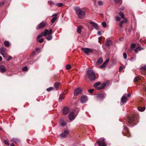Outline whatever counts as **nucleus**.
Masks as SVG:
<instances>
[{"label": "nucleus", "mask_w": 146, "mask_h": 146, "mask_svg": "<svg viewBox=\"0 0 146 146\" xmlns=\"http://www.w3.org/2000/svg\"><path fill=\"white\" fill-rule=\"evenodd\" d=\"M39 50V48H36V50L37 51H38V50Z\"/></svg>", "instance_id": "62"}, {"label": "nucleus", "mask_w": 146, "mask_h": 146, "mask_svg": "<svg viewBox=\"0 0 146 146\" xmlns=\"http://www.w3.org/2000/svg\"><path fill=\"white\" fill-rule=\"evenodd\" d=\"M69 133V131L68 130H65L64 133H61L60 135V137L62 138H66L67 135Z\"/></svg>", "instance_id": "8"}, {"label": "nucleus", "mask_w": 146, "mask_h": 146, "mask_svg": "<svg viewBox=\"0 0 146 146\" xmlns=\"http://www.w3.org/2000/svg\"><path fill=\"white\" fill-rule=\"evenodd\" d=\"M145 109V107H142L141 106L138 107V110L140 111H143Z\"/></svg>", "instance_id": "32"}, {"label": "nucleus", "mask_w": 146, "mask_h": 146, "mask_svg": "<svg viewBox=\"0 0 146 146\" xmlns=\"http://www.w3.org/2000/svg\"><path fill=\"white\" fill-rule=\"evenodd\" d=\"M98 4L100 6H102L103 5V2L101 1H98Z\"/></svg>", "instance_id": "47"}, {"label": "nucleus", "mask_w": 146, "mask_h": 146, "mask_svg": "<svg viewBox=\"0 0 146 146\" xmlns=\"http://www.w3.org/2000/svg\"><path fill=\"white\" fill-rule=\"evenodd\" d=\"M6 48L4 47L1 48L0 50V52L1 54H2V53H5V51Z\"/></svg>", "instance_id": "31"}, {"label": "nucleus", "mask_w": 146, "mask_h": 146, "mask_svg": "<svg viewBox=\"0 0 146 146\" xmlns=\"http://www.w3.org/2000/svg\"><path fill=\"white\" fill-rule=\"evenodd\" d=\"M81 50L87 55H88L90 53H92L93 52V50L88 48H82Z\"/></svg>", "instance_id": "5"}, {"label": "nucleus", "mask_w": 146, "mask_h": 146, "mask_svg": "<svg viewBox=\"0 0 146 146\" xmlns=\"http://www.w3.org/2000/svg\"><path fill=\"white\" fill-rule=\"evenodd\" d=\"M82 27L81 26H80L78 27L77 29V32L79 33H80L82 30L81 28H82Z\"/></svg>", "instance_id": "30"}, {"label": "nucleus", "mask_w": 146, "mask_h": 146, "mask_svg": "<svg viewBox=\"0 0 146 146\" xmlns=\"http://www.w3.org/2000/svg\"><path fill=\"white\" fill-rule=\"evenodd\" d=\"M102 39V38L101 37H99L98 38V39L99 40H101Z\"/></svg>", "instance_id": "61"}, {"label": "nucleus", "mask_w": 146, "mask_h": 146, "mask_svg": "<svg viewBox=\"0 0 146 146\" xmlns=\"http://www.w3.org/2000/svg\"><path fill=\"white\" fill-rule=\"evenodd\" d=\"M4 142L6 145H9V142L7 140H5L4 141Z\"/></svg>", "instance_id": "49"}, {"label": "nucleus", "mask_w": 146, "mask_h": 146, "mask_svg": "<svg viewBox=\"0 0 146 146\" xmlns=\"http://www.w3.org/2000/svg\"><path fill=\"white\" fill-rule=\"evenodd\" d=\"M106 45L108 47L110 46L112 44V41L110 40L106 39Z\"/></svg>", "instance_id": "21"}, {"label": "nucleus", "mask_w": 146, "mask_h": 146, "mask_svg": "<svg viewBox=\"0 0 146 146\" xmlns=\"http://www.w3.org/2000/svg\"><path fill=\"white\" fill-rule=\"evenodd\" d=\"M127 21L126 19H124L123 21H121L119 24V27L120 28H122L123 25L124 23H126L127 22Z\"/></svg>", "instance_id": "17"}, {"label": "nucleus", "mask_w": 146, "mask_h": 146, "mask_svg": "<svg viewBox=\"0 0 146 146\" xmlns=\"http://www.w3.org/2000/svg\"><path fill=\"white\" fill-rule=\"evenodd\" d=\"M52 29H50L48 31V29L44 30L43 33L44 34V36H46L47 35H50L52 33Z\"/></svg>", "instance_id": "13"}, {"label": "nucleus", "mask_w": 146, "mask_h": 146, "mask_svg": "<svg viewBox=\"0 0 146 146\" xmlns=\"http://www.w3.org/2000/svg\"><path fill=\"white\" fill-rule=\"evenodd\" d=\"M123 69V67L122 66H121L119 68V71L122 70Z\"/></svg>", "instance_id": "57"}, {"label": "nucleus", "mask_w": 146, "mask_h": 146, "mask_svg": "<svg viewBox=\"0 0 146 146\" xmlns=\"http://www.w3.org/2000/svg\"><path fill=\"white\" fill-rule=\"evenodd\" d=\"M44 34L43 33V32H42V33L40 34L39 35H38L37 36V40H38L39 38H41V37L43 36H44Z\"/></svg>", "instance_id": "34"}, {"label": "nucleus", "mask_w": 146, "mask_h": 146, "mask_svg": "<svg viewBox=\"0 0 146 146\" xmlns=\"http://www.w3.org/2000/svg\"><path fill=\"white\" fill-rule=\"evenodd\" d=\"M74 9L79 19H82L84 17L86 13L84 11H82L79 7L77 6L75 7Z\"/></svg>", "instance_id": "2"}, {"label": "nucleus", "mask_w": 146, "mask_h": 146, "mask_svg": "<svg viewBox=\"0 0 146 146\" xmlns=\"http://www.w3.org/2000/svg\"><path fill=\"white\" fill-rule=\"evenodd\" d=\"M35 51H33V52H32V54H31V56H30V58H27V60H30L31 59V58L32 57V55H35Z\"/></svg>", "instance_id": "39"}, {"label": "nucleus", "mask_w": 146, "mask_h": 146, "mask_svg": "<svg viewBox=\"0 0 146 146\" xmlns=\"http://www.w3.org/2000/svg\"><path fill=\"white\" fill-rule=\"evenodd\" d=\"M22 70L23 71H27L28 70V68L27 66L23 67L22 68Z\"/></svg>", "instance_id": "43"}, {"label": "nucleus", "mask_w": 146, "mask_h": 146, "mask_svg": "<svg viewBox=\"0 0 146 146\" xmlns=\"http://www.w3.org/2000/svg\"><path fill=\"white\" fill-rule=\"evenodd\" d=\"M125 119L126 125L131 127L136 125L138 122L135 116L133 115L128 116Z\"/></svg>", "instance_id": "1"}, {"label": "nucleus", "mask_w": 146, "mask_h": 146, "mask_svg": "<svg viewBox=\"0 0 146 146\" xmlns=\"http://www.w3.org/2000/svg\"><path fill=\"white\" fill-rule=\"evenodd\" d=\"M4 45L6 47H8L9 46L10 44L8 41H6L4 42Z\"/></svg>", "instance_id": "36"}, {"label": "nucleus", "mask_w": 146, "mask_h": 146, "mask_svg": "<svg viewBox=\"0 0 146 146\" xmlns=\"http://www.w3.org/2000/svg\"><path fill=\"white\" fill-rule=\"evenodd\" d=\"M10 146H14V145L13 143H12L11 144Z\"/></svg>", "instance_id": "60"}, {"label": "nucleus", "mask_w": 146, "mask_h": 146, "mask_svg": "<svg viewBox=\"0 0 146 146\" xmlns=\"http://www.w3.org/2000/svg\"><path fill=\"white\" fill-rule=\"evenodd\" d=\"M116 3H120L121 4L122 3L121 0H113Z\"/></svg>", "instance_id": "38"}, {"label": "nucleus", "mask_w": 146, "mask_h": 146, "mask_svg": "<svg viewBox=\"0 0 146 146\" xmlns=\"http://www.w3.org/2000/svg\"><path fill=\"white\" fill-rule=\"evenodd\" d=\"M116 20L117 21H119L121 20V18L119 17H117L116 18Z\"/></svg>", "instance_id": "54"}, {"label": "nucleus", "mask_w": 146, "mask_h": 146, "mask_svg": "<svg viewBox=\"0 0 146 146\" xmlns=\"http://www.w3.org/2000/svg\"><path fill=\"white\" fill-rule=\"evenodd\" d=\"M86 74L88 78L90 80L93 81L96 78V75L94 71L91 70L87 71Z\"/></svg>", "instance_id": "3"}, {"label": "nucleus", "mask_w": 146, "mask_h": 146, "mask_svg": "<svg viewBox=\"0 0 146 146\" xmlns=\"http://www.w3.org/2000/svg\"><path fill=\"white\" fill-rule=\"evenodd\" d=\"M106 85V83L102 84H101L100 86L97 88L98 90H100L104 89Z\"/></svg>", "instance_id": "22"}, {"label": "nucleus", "mask_w": 146, "mask_h": 146, "mask_svg": "<svg viewBox=\"0 0 146 146\" xmlns=\"http://www.w3.org/2000/svg\"><path fill=\"white\" fill-rule=\"evenodd\" d=\"M12 57L11 56H9V57H8V58L7 59V61H9L10 60H11L12 59Z\"/></svg>", "instance_id": "56"}, {"label": "nucleus", "mask_w": 146, "mask_h": 146, "mask_svg": "<svg viewBox=\"0 0 146 146\" xmlns=\"http://www.w3.org/2000/svg\"><path fill=\"white\" fill-rule=\"evenodd\" d=\"M57 5L59 7H61L63 5V4L62 3H59L57 4Z\"/></svg>", "instance_id": "48"}, {"label": "nucleus", "mask_w": 146, "mask_h": 146, "mask_svg": "<svg viewBox=\"0 0 146 146\" xmlns=\"http://www.w3.org/2000/svg\"><path fill=\"white\" fill-rule=\"evenodd\" d=\"M142 70L141 74L143 75L146 74V65L143 67H142L141 68Z\"/></svg>", "instance_id": "19"}, {"label": "nucleus", "mask_w": 146, "mask_h": 146, "mask_svg": "<svg viewBox=\"0 0 146 146\" xmlns=\"http://www.w3.org/2000/svg\"><path fill=\"white\" fill-rule=\"evenodd\" d=\"M87 79V78L86 77V78H85V79H86H86Z\"/></svg>", "instance_id": "64"}, {"label": "nucleus", "mask_w": 146, "mask_h": 146, "mask_svg": "<svg viewBox=\"0 0 146 146\" xmlns=\"http://www.w3.org/2000/svg\"><path fill=\"white\" fill-rule=\"evenodd\" d=\"M110 61V59L109 58L108 59L106 60V61L104 62V64H106V65H107L108 63Z\"/></svg>", "instance_id": "51"}, {"label": "nucleus", "mask_w": 146, "mask_h": 146, "mask_svg": "<svg viewBox=\"0 0 146 146\" xmlns=\"http://www.w3.org/2000/svg\"><path fill=\"white\" fill-rule=\"evenodd\" d=\"M98 35H101V33L100 31H98Z\"/></svg>", "instance_id": "58"}, {"label": "nucleus", "mask_w": 146, "mask_h": 146, "mask_svg": "<svg viewBox=\"0 0 146 146\" xmlns=\"http://www.w3.org/2000/svg\"><path fill=\"white\" fill-rule=\"evenodd\" d=\"M60 121L61 122V125L62 126H64L66 125V122L63 119H60Z\"/></svg>", "instance_id": "27"}, {"label": "nucleus", "mask_w": 146, "mask_h": 146, "mask_svg": "<svg viewBox=\"0 0 146 146\" xmlns=\"http://www.w3.org/2000/svg\"><path fill=\"white\" fill-rule=\"evenodd\" d=\"M141 78L139 76L136 77L134 79V81L135 82H137L141 80Z\"/></svg>", "instance_id": "26"}, {"label": "nucleus", "mask_w": 146, "mask_h": 146, "mask_svg": "<svg viewBox=\"0 0 146 146\" xmlns=\"http://www.w3.org/2000/svg\"><path fill=\"white\" fill-rule=\"evenodd\" d=\"M69 111V109L68 107H64L62 110L63 113L64 115L67 114Z\"/></svg>", "instance_id": "16"}, {"label": "nucleus", "mask_w": 146, "mask_h": 146, "mask_svg": "<svg viewBox=\"0 0 146 146\" xmlns=\"http://www.w3.org/2000/svg\"><path fill=\"white\" fill-rule=\"evenodd\" d=\"M124 128L122 131V133L124 136L127 135V134H129V131L125 126H124Z\"/></svg>", "instance_id": "12"}, {"label": "nucleus", "mask_w": 146, "mask_h": 146, "mask_svg": "<svg viewBox=\"0 0 146 146\" xmlns=\"http://www.w3.org/2000/svg\"><path fill=\"white\" fill-rule=\"evenodd\" d=\"M106 96V93L104 92L99 94L97 95V97L99 99H100L101 100H103Z\"/></svg>", "instance_id": "7"}, {"label": "nucleus", "mask_w": 146, "mask_h": 146, "mask_svg": "<svg viewBox=\"0 0 146 146\" xmlns=\"http://www.w3.org/2000/svg\"><path fill=\"white\" fill-rule=\"evenodd\" d=\"M68 92V90H66L64 92H63L60 95L58 100L59 102H60L63 99H64V97L63 96L64 95H65L66 94H67Z\"/></svg>", "instance_id": "14"}, {"label": "nucleus", "mask_w": 146, "mask_h": 146, "mask_svg": "<svg viewBox=\"0 0 146 146\" xmlns=\"http://www.w3.org/2000/svg\"><path fill=\"white\" fill-rule=\"evenodd\" d=\"M96 142L99 146H106L104 139H102L100 140L98 139Z\"/></svg>", "instance_id": "6"}, {"label": "nucleus", "mask_w": 146, "mask_h": 146, "mask_svg": "<svg viewBox=\"0 0 146 146\" xmlns=\"http://www.w3.org/2000/svg\"><path fill=\"white\" fill-rule=\"evenodd\" d=\"M61 83L58 82H56L54 84V86L55 88H56V89L57 90V88L59 87V86L60 85Z\"/></svg>", "instance_id": "28"}, {"label": "nucleus", "mask_w": 146, "mask_h": 146, "mask_svg": "<svg viewBox=\"0 0 146 146\" xmlns=\"http://www.w3.org/2000/svg\"><path fill=\"white\" fill-rule=\"evenodd\" d=\"M144 49V48H141L140 47V45H138L137 47L134 50V51L135 53H137L138 51H141Z\"/></svg>", "instance_id": "18"}, {"label": "nucleus", "mask_w": 146, "mask_h": 146, "mask_svg": "<svg viewBox=\"0 0 146 146\" xmlns=\"http://www.w3.org/2000/svg\"><path fill=\"white\" fill-rule=\"evenodd\" d=\"M136 47V45L135 44L131 43V50H133V49Z\"/></svg>", "instance_id": "33"}, {"label": "nucleus", "mask_w": 146, "mask_h": 146, "mask_svg": "<svg viewBox=\"0 0 146 146\" xmlns=\"http://www.w3.org/2000/svg\"><path fill=\"white\" fill-rule=\"evenodd\" d=\"M107 65H106V64H104V62L102 65L100 66V68H105Z\"/></svg>", "instance_id": "40"}, {"label": "nucleus", "mask_w": 146, "mask_h": 146, "mask_svg": "<svg viewBox=\"0 0 146 146\" xmlns=\"http://www.w3.org/2000/svg\"><path fill=\"white\" fill-rule=\"evenodd\" d=\"M71 67L70 64H68L66 66V69L67 70H69L71 68Z\"/></svg>", "instance_id": "42"}, {"label": "nucleus", "mask_w": 146, "mask_h": 146, "mask_svg": "<svg viewBox=\"0 0 146 146\" xmlns=\"http://www.w3.org/2000/svg\"><path fill=\"white\" fill-rule=\"evenodd\" d=\"M5 4V2L3 1L2 2L0 3V7H1L3 6Z\"/></svg>", "instance_id": "53"}, {"label": "nucleus", "mask_w": 146, "mask_h": 146, "mask_svg": "<svg viewBox=\"0 0 146 146\" xmlns=\"http://www.w3.org/2000/svg\"><path fill=\"white\" fill-rule=\"evenodd\" d=\"M90 23L92 25L93 27H94L96 29L98 30H99V27L97 24L92 21L90 22Z\"/></svg>", "instance_id": "20"}, {"label": "nucleus", "mask_w": 146, "mask_h": 146, "mask_svg": "<svg viewBox=\"0 0 146 146\" xmlns=\"http://www.w3.org/2000/svg\"><path fill=\"white\" fill-rule=\"evenodd\" d=\"M103 60L102 58H100L96 62V64L98 65H100L103 62Z\"/></svg>", "instance_id": "24"}, {"label": "nucleus", "mask_w": 146, "mask_h": 146, "mask_svg": "<svg viewBox=\"0 0 146 146\" xmlns=\"http://www.w3.org/2000/svg\"><path fill=\"white\" fill-rule=\"evenodd\" d=\"M88 100V98L86 95H82L81 97V102L82 103L86 102Z\"/></svg>", "instance_id": "15"}, {"label": "nucleus", "mask_w": 146, "mask_h": 146, "mask_svg": "<svg viewBox=\"0 0 146 146\" xmlns=\"http://www.w3.org/2000/svg\"><path fill=\"white\" fill-rule=\"evenodd\" d=\"M123 56L124 58L125 59H126L127 58V55L125 52H124L123 53Z\"/></svg>", "instance_id": "46"}, {"label": "nucleus", "mask_w": 146, "mask_h": 146, "mask_svg": "<svg viewBox=\"0 0 146 146\" xmlns=\"http://www.w3.org/2000/svg\"><path fill=\"white\" fill-rule=\"evenodd\" d=\"M6 70L5 67L3 66H0V72L2 73L5 72Z\"/></svg>", "instance_id": "23"}, {"label": "nucleus", "mask_w": 146, "mask_h": 146, "mask_svg": "<svg viewBox=\"0 0 146 146\" xmlns=\"http://www.w3.org/2000/svg\"><path fill=\"white\" fill-rule=\"evenodd\" d=\"M57 15V14H55L52 15V17H53L54 16H55L56 17H54L52 19L51 21V22L52 23H54V22L55 21L57 20V17H56Z\"/></svg>", "instance_id": "25"}, {"label": "nucleus", "mask_w": 146, "mask_h": 146, "mask_svg": "<svg viewBox=\"0 0 146 146\" xmlns=\"http://www.w3.org/2000/svg\"><path fill=\"white\" fill-rule=\"evenodd\" d=\"M53 89V88L51 87H49V88H47V89H46V90L48 91L49 92L50 90H52Z\"/></svg>", "instance_id": "50"}, {"label": "nucleus", "mask_w": 146, "mask_h": 146, "mask_svg": "<svg viewBox=\"0 0 146 146\" xmlns=\"http://www.w3.org/2000/svg\"><path fill=\"white\" fill-rule=\"evenodd\" d=\"M13 141H14L15 143L17 144H18L20 142V140L18 139H13Z\"/></svg>", "instance_id": "35"}, {"label": "nucleus", "mask_w": 146, "mask_h": 146, "mask_svg": "<svg viewBox=\"0 0 146 146\" xmlns=\"http://www.w3.org/2000/svg\"><path fill=\"white\" fill-rule=\"evenodd\" d=\"M46 25V23L43 22H41L36 27V29L38 30L45 27Z\"/></svg>", "instance_id": "10"}, {"label": "nucleus", "mask_w": 146, "mask_h": 146, "mask_svg": "<svg viewBox=\"0 0 146 146\" xmlns=\"http://www.w3.org/2000/svg\"><path fill=\"white\" fill-rule=\"evenodd\" d=\"M2 60V57L0 56V61H1Z\"/></svg>", "instance_id": "59"}, {"label": "nucleus", "mask_w": 146, "mask_h": 146, "mask_svg": "<svg viewBox=\"0 0 146 146\" xmlns=\"http://www.w3.org/2000/svg\"><path fill=\"white\" fill-rule=\"evenodd\" d=\"M119 14L121 17V18L124 19V15L123 14L122 12H120Z\"/></svg>", "instance_id": "37"}, {"label": "nucleus", "mask_w": 146, "mask_h": 146, "mask_svg": "<svg viewBox=\"0 0 146 146\" xmlns=\"http://www.w3.org/2000/svg\"><path fill=\"white\" fill-rule=\"evenodd\" d=\"M52 36L51 35H49L46 37V39L48 40H49L52 39Z\"/></svg>", "instance_id": "41"}, {"label": "nucleus", "mask_w": 146, "mask_h": 146, "mask_svg": "<svg viewBox=\"0 0 146 146\" xmlns=\"http://www.w3.org/2000/svg\"><path fill=\"white\" fill-rule=\"evenodd\" d=\"M82 90L80 88L76 89L74 92V95L75 96H77L82 92Z\"/></svg>", "instance_id": "11"}, {"label": "nucleus", "mask_w": 146, "mask_h": 146, "mask_svg": "<svg viewBox=\"0 0 146 146\" xmlns=\"http://www.w3.org/2000/svg\"><path fill=\"white\" fill-rule=\"evenodd\" d=\"M76 116L74 115V114L73 111L70 112L69 114L68 118L71 120H74L76 118Z\"/></svg>", "instance_id": "9"}, {"label": "nucleus", "mask_w": 146, "mask_h": 146, "mask_svg": "<svg viewBox=\"0 0 146 146\" xmlns=\"http://www.w3.org/2000/svg\"><path fill=\"white\" fill-rule=\"evenodd\" d=\"M131 95L130 94H124L121 99V102L123 104L125 103L128 99L127 97H129Z\"/></svg>", "instance_id": "4"}, {"label": "nucleus", "mask_w": 146, "mask_h": 146, "mask_svg": "<svg viewBox=\"0 0 146 146\" xmlns=\"http://www.w3.org/2000/svg\"><path fill=\"white\" fill-rule=\"evenodd\" d=\"M1 54L3 55V57L5 58H6V57H7L8 55V54L6 52L5 53H2V54Z\"/></svg>", "instance_id": "45"}, {"label": "nucleus", "mask_w": 146, "mask_h": 146, "mask_svg": "<svg viewBox=\"0 0 146 146\" xmlns=\"http://www.w3.org/2000/svg\"><path fill=\"white\" fill-rule=\"evenodd\" d=\"M102 25L103 27L106 28L107 26L105 22H103L102 23Z\"/></svg>", "instance_id": "44"}, {"label": "nucleus", "mask_w": 146, "mask_h": 146, "mask_svg": "<svg viewBox=\"0 0 146 146\" xmlns=\"http://www.w3.org/2000/svg\"><path fill=\"white\" fill-rule=\"evenodd\" d=\"M99 42L100 43L101 42V41H100V40H99Z\"/></svg>", "instance_id": "63"}, {"label": "nucleus", "mask_w": 146, "mask_h": 146, "mask_svg": "<svg viewBox=\"0 0 146 146\" xmlns=\"http://www.w3.org/2000/svg\"><path fill=\"white\" fill-rule=\"evenodd\" d=\"M101 84V82H98L96 83H95L94 85V86L95 88L96 89L98 90L97 88H98L99 87H98Z\"/></svg>", "instance_id": "29"}, {"label": "nucleus", "mask_w": 146, "mask_h": 146, "mask_svg": "<svg viewBox=\"0 0 146 146\" xmlns=\"http://www.w3.org/2000/svg\"><path fill=\"white\" fill-rule=\"evenodd\" d=\"M88 91L90 93H92L94 91V89H90Z\"/></svg>", "instance_id": "55"}, {"label": "nucleus", "mask_w": 146, "mask_h": 146, "mask_svg": "<svg viewBox=\"0 0 146 146\" xmlns=\"http://www.w3.org/2000/svg\"><path fill=\"white\" fill-rule=\"evenodd\" d=\"M44 41V39L43 38H41L39 40H38V41L39 43H42Z\"/></svg>", "instance_id": "52"}]
</instances>
